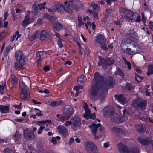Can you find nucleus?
Returning a JSON list of instances; mask_svg holds the SVG:
<instances>
[{
	"label": "nucleus",
	"instance_id": "69168bd1",
	"mask_svg": "<svg viewBox=\"0 0 153 153\" xmlns=\"http://www.w3.org/2000/svg\"><path fill=\"white\" fill-rule=\"evenodd\" d=\"M39 112H37L36 113L35 115L36 116L40 117L42 115V112L41 111H39Z\"/></svg>",
	"mask_w": 153,
	"mask_h": 153
},
{
	"label": "nucleus",
	"instance_id": "20e7f679",
	"mask_svg": "<svg viewBox=\"0 0 153 153\" xmlns=\"http://www.w3.org/2000/svg\"><path fill=\"white\" fill-rule=\"evenodd\" d=\"M73 1V0H67L64 3V7L61 4H59L60 7L57 8V10L59 12L65 10L68 13H72L71 7Z\"/></svg>",
	"mask_w": 153,
	"mask_h": 153
},
{
	"label": "nucleus",
	"instance_id": "f8f14e48",
	"mask_svg": "<svg viewBox=\"0 0 153 153\" xmlns=\"http://www.w3.org/2000/svg\"><path fill=\"white\" fill-rule=\"evenodd\" d=\"M21 84L20 89L22 90V92L20 94V97L21 99L25 100L27 97H28L30 96V92L29 91H25V90L22 87V84Z\"/></svg>",
	"mask_w": 153,
	"mask_h": 153
},
{
	"label": "nucleus",
	"instance_id": "603ef678",
	"mask_svg": "<svg viewBox=\"0 0 153 153\" xmlns=\"http://www.w3.org/2000/svg\"><path fill=\"white\" fill-rule=\"evenodd\" d=\"M4 153H13V151L9 148L4 149Z\"/></svg>",
	"mask_w": 153,
	"mask_h": 153
},
{
	"label": "nucleus",
	"instance_id": "dca6fc26",
	"mask_svg": "<svg viewBox=\"0 0 153 153\" xmlns=\"http://www.w3.org/2000/svg\"><path fill=\"white\" fill-rule=\"evenodd\" d=\"M103 114L106 117H117V116H116V114L114 113V112L108 111V108H105L103 109Z\"/></svg>",
	"mask_w": 153,
	"mask_h": 153
},
{
	"label": "nucleus",
	"instance_id": "4d7b16f0",
	"mask_svg": "<svg viewBox=\"0 0 153 153\" xmlns=\"http://www.w3.org/2000/svg\"><path fill=\"white\" fill-rule=\"evenodd\" d=\"M36 124L39 126L43 124H45L44 121H37L36 122Z\"/></svg>",
	"mask_w": 153,
	"mask_h": 153
},
{
	"label": "nucleus",
	"instance_id": "79ce46f5",
	"mask_svg": "<svg viewBox=\"0 0 153 153\" xmlns=\"http://www.w3.org/2000/svg\"><path fill=\"white\" fill-rule=\"evenodd\" d=\"M6 87V85H4L3 86H1L0 85V94L2 95L3 94V93L4 91V88H5Z\"/></svg>",
	"mask_w": 153,
	"mask_h": 153
},
{
	"label": "nucleus",
	"instance_id": "f704fd0d",
	"mask_svg": "<svg viewBox=\"0 0 153 153\" xmlns=\"http://www.w3.org/2000/svg\"><path fill=\"white\" fill-rule=\"evenodd\" d=\"M11 49V47L10 46H7L4 51L3 56L5 57L7 56L8 53L9 51Z\"/></svg>",
	"mask_w": 153,
	"mask_h": 153
},
{
	"label": "nucleus",
	"instance_id": "423d86ee",
	"mask_svg": "<svg viewBox=\"0 0 153 153\" xmlns=\"http://www.w3.org/2000/svg\"><path fill=\"white\" fill-rule=\"evenodd\" d=\"M147 103L146 101L141 100L140 98L134 100L132 105L134 107H138L142 110L144 109L146 107Z\"/></svg>",
	"mask_w": 153,
	"mask_h": 153
},
{
	"label": "nucleus",
	"instance_id": "3c124183",
	"mask_svg": "<svg viewBox=\"0 0 153 153\" xmlns=\"http://www.w3.org/2000/svg\"><path fill=\"white\" fill-rule=\"evenodd\" d=\"M46 4L45 2H44L43 3H41L38 4V6L40 10L44 9L45 8V5Z\"/></svg>",
	"mask_w": 153,
	"mask_h": 153
},
{
	"label": "nucleus",
	"instance_id": "58836bf2",
	"mask_svg": "<svg viewBox=\"0 0 153 153\" xmlns=\"http://www.w3.org/2000/svg\"><path fill=\"white\" fill-rule=\"evenodd\" d=\"M7 35V33L4 32H2L0 33V40H2Z\"/></svg>",
	"mask_w": 153,
	"mask_h": 153
},
{
	"label": "nucleus",
	"instance_id": "f03ea898",
	"mask_svg": "<svg viewBox=\"0 0 153 153\" xmlns=\"http://www.w3.org/2000/svg\"><path fill=\"white\" fill-rule=\"evenodd\" d=\"M80 124V119L78 116H74L71 119V121H67L65 123V126L68 127L71 125L72 128L75 130H76L77 127L79 126Z\"/></svg>",
	"mask_w": 153,
	"mask_h": 153
},
{
	"label": "nucleus",
	"instance_id": "49530a36",
	"mask_svg": "<svg viewBox=\"0 0 153 153\" xmlns=\"http://www.w3.org/2000/svg\"><path fill=\"white\" fill-rule=\"evenodd\" d=\"M78 25L80 26H82V25H84V23H83L82 21V19L81 17H78Z\"/></svg>",
	"mask_w": 153,
	"mask_h": 153
},
{
	"label": "nucleus",
	"instance_id": "7ed1b4c3",
	"mask_svg": "<svg viewBox=\"0 0 153 153\" xmlns=\"http://www.w3.org/2000/svg\"><path fill=\"white\" fill-rule=\"evenodd\" d=\"M95 42L100 45L101 48L104 50L107 49L106 45L105 44L106 41V39L105 36L102 34H99L95 36Z\"/></svg>",
	"mask_w": 153,
	"mask_h": 153
},
{
	"label": "nucleus",
	"instance_id": "f257e3e1",
	"mask_svg": "<svg viewBox=\"0 0 153 153\" xmlns=\"http://www.w3.org/2000/svg\"><path fill=\"white\" fill-rule=\"evenodd\" d=\"M102 77L100 74L96 72L94 75V78L92 82L91 86L89 90L90 94L92 99L95 101L99 96V90L102 87H109L110 82L108 81L102 80Z\"/></svg>",
	"mask_w": 153,
	"mask_h": 153
},
{
	"label": "nucleus",
	"instance_id": "13d9d810",
	"mask_svg": "<svg viewBox=\"0 0 153 153\" xmlns=\"http://www.w3.org/2000/svg\"><path fill=\"white\" fill-rule=\"evenodd\" d=\"M81 88V87L80 86H75L74 88V89L76 90V92H78L79 90Z\"/></svg>",
	"mask_w": 153,
	"mask_h": 153
},
{
	"label": "nucleus",
	"instance_id": "39448f33",
	"mask_svg": "<svg viewBox=\"0 0 153 153\" xmlns=\"http://www.w3.org/2000/svg\"><path fill=\"white\" fill-rule=\"evenodd\" d=\"M64 113L62 117L59 120L62 122L68 120L73 113L72 108L70 106H68L64 108Z\"/></svg>",
	"mask_w": 153,
	"mask_h": 153
},
{
	"label": "nucleus",
	"instance_id": "4be33fe9",
	"mask_svg": "<svg viewBox=\"0 0 153 153\" xmlns=\"http://www.w3.org/2000/svg\"><path fill=\"white\" fill-rule=\"evenodd\" d=\"M133 41L130 39H123L122 40V43L123 45H126L127 44H132L133 45L132 43H133Z\"/></svg>",
	"mask_w": 153,
	"mask_h": 153
},
{
	"label": "nucleus",
	"instance_id": "6e6552de",
	"mask_svg": "<svg viewBox=\"0 0 153 153\" xmlns=\"http://www.w3.org/2000/svg\"><path fill=\"white\" fill-rule=\"evenodd\" d=\"M119 11L120 13L124 14L123 16L126 19L129 20H133L132 18L130 17V16H133L134 13L132 11L127 10L124 8L119 9Z\"/></svg>",
	"mask_w": 153,
	"mask_h": 153
},
{
	"label": "nucleus",
	"instance_id": "338daca9",
	"mask_svg": "<svg viewBox=\"0 0 153 153\" xmlns=\"http://www.w3.org/2000/svg\"><path fill=\"white\" fill-rule=\"evenodd\" d=\"M73 40L74 41L76 42V43L77 42H77V36H76V34H75L74 35V36L73 38Z\"/></svg>",
	"mask_w": 153,
	"mask_h": 153
},
{
	"label": "nucleus",
	"instance_id": "c756f323",
	"mask_svg": "<svg viewBox=\"0 0 153 153\" xmlns=\"http://www.w3.org/2000/svg\"><path fill=\"white\" fill-rule=\"evenodd\" d=\"M152 91V88L150 86L148 85L145 88L146 94V96H149Z\"/></svg>",
	"mask_w": 153,
	"mask_h": 153
},
{
	"label": "nucleus",
	"instance_id": "393cba45",
	"mask_svg": "<svg viewBox=\"0 0 153 153\" xmlns=\"http://www.w3.org/2000/svg\"><path fill=\"white\" fill-rule=\"evenodd\" d=\"M39 35V33L38 31H35L33 34L29 37V39L31 40H33L36 38H37Z\"/></svg>",
	"mask_w": 153,
	"mask_h": 153
},
{
	"label": "nucleus",
	"instance_id": "6ab92c4d",
	"mask_svg": "<svg viewBox=\"0 0 153 153\" xmlns=\"http://www.w3.org/2000/svg\"><path fill=\"white\" fill-rule=\"evenodd\" d=\"M23 56L22 52L20 51H17L15 53V58L16 60L18 61H19L22 59Z\"/></svg>",
	"mask_w": 153,
	"mask_h": 153
},
{
	"label": "nucleus",
	"instance_id": "e2e57ef3",
	"mask_svg": "<svg viewBox=\"0 0 153 153\" xmlns=\"http://www.w3.org/2000/svg\"><path fill=\"white\" fill-rule=\"evenodd\" d=\"M15 34H16V36H17L16 40H17L18 39V38H20L21 36V34H19V32L18 31H16L15 32Z\"/></svg>",
	"mask_w": 153,
	"mask_h": 153
},
{
	"label": "nucleus",
	"instance_id": "4468645a",
	"mask_svg": "<svg viewBox=\"0 0 153 153\" xmlns=\"http://www.w3.org/2000/svg\"><path fill=\"white\" fill-rule=\"evenodd\" d=\"M136 49H131V48H127L124 50V52L127 54L130 55H134L137 54L139 51V48L137 46L135 47Z\"/></svg>",
	"mask_w": 153,
	"mask_h": 153
},
{
	"label": "nucleus",
	"instance_id": "052dcab7",
	"mask_svg": "<svg viewBox=\"0 0 153 153\" xmlns=\"http://www.w3.org/2000/svg\"><path fill=\"white\" fill-rule=\"evenodd\" d=\"M125 63H126L127 66L129 70H130L131 69V64H130V63L128 61H125Z\"/></svg>",
	"mask_w": 153,
	"mask_h": 153
},
{
	"label": "nucleus",
	"instance_id": "b1692460",
	"mask_svg": "<svg viewBox=\"0 0 153 153\" xmlns=\"http://www.w3.org/2000/svg\"><path fill=\"white\" fill-rule=\"evenodd\" d=\"M85 26L87 29H88V26L89 25L90 27H92V30H94L95 29L96 26L94 22L91 23L90 21H87V23H85Z\"/></svg>",
	"mask_w": 153,
	"mask_h": 153
},
{
	"label": "nucleus",
	"instance_id": "ea45409f",
	"mask_svg": "<svg viewBox=\"0 0 153 153\" xmlns=\"http://www.w3.org/2000/svg\"><path fill=\"white\" fill-rule=\"evenodd\" d=\"M141 16L142 17V21L144 25L146 26V18L144 16V14L143 13H141Z\"/></svg>",
	"mask_w": 153,
	"mask_h": 153
},
{
	"label": "nucleus",
	"instance_id": "8fccbe9b",
	"mask_svg": "<svg viewBox=\"0 0 153 153\" xmlns=\"http://www.w3.org/2000/svg\"><path fill=\"white\" fill-rule=\"evenodd\" d=\"M60 7V5L59 4H56L53 6L52 7V9H53V11H54L55 12L56 10H57V8L59 7Z\"/></svg>",
	"mask_w": 153,
	"mask_h": 153
},
{
	"label": "nucleus",
	"instance_id": "5fc2aeb1",
	"mask_svg": "<svg viewBox=\"0 0 153 153\" xmlns=\"http://www.w3.org/2000/svg\"><path fill=\"white\" fill-rule=\"evenodd\" d=\"M44 129V127L43 126H40L39 128V129L38 130V134H41L42 131Z\"/></svg>",
	"mask_w": 153,
	"mask_h": 153
},
{
	"label": "nucleus",
	"instance_id": "0e129e2a",
	"mask_svg": "<svg viewBox=\"0 0 153 153\" xmlns=\"http://www.w3.org/2000/svg\"><path fill=\"white\" fill-rule=\"evenodd\" d=\"M14 120L17 122H22L24 121V119H20V118H16L14 119Z\"/></svg>",
	"mask_w": 153,
	"mask_h": 153
},
{
	"label": "nucleus",
	"instance_id": "de8ad7c7",
	"mask_svg": "<svg viewBox=\"0 0 153 153\" xmlns=\"http://www.w3.org/2000/svg\"><path fill=\"white\" fill-rule=\"evenodd\" d=\"M117 74L121 76L122 78L123 77L124 74L122 72V71L120 69H118L117 71Z\"/></svg>",
	"mask_w": 153,
	"mask_h": 153
},
{
	"label": "nucleus",
	"instance_id": "c03bdc74",
	"mask_svg": "<svg viewBox=\"0 0 153 153\" xmlns=\"http://www.w3.org/2000/svg\"><path fill=\"white\" fill-rule=\"evenodd\" d=\"M11 82L12 84L15 85L17 84V79L14 76L12 78L11 80Z\"/></svg>",
	"mask_w": 153,
	"mask_h": 153
},
{
	"label": "nucleus",
	"instance_id": "412c9836",
	"mask_svg": "<svg viewBox=\"0 0 153 153\" xmlns=\"http://www.w3.org/2000/svg\"><path fill=\"white\" fill-rule=\"evenodd\" d=\"M9 107L7 106H0V111L1 113H7L9 111Z\"/></svg>",
	"mask_w": 153,
	"mask_h": 153
},
{
	"label": "nucleus",
	"instance_id": "72a5a7b5",
	"mask_svg": "<svg viewBox=\"0 0 153 153\" xmlns=\"http://www.w3.org/2000/svg\"><path fill=\"white\" fill-rule=\"evenodd\" d=\"M136 128L137 131L141 133H143L145 131V129L142 125L137 126Z\"/></svg>",
	"mask_w": 153,
	"mask_h": 153
},
{
	"label": "nucleus",
	"instance_id": "1a4fd4ad",
	"mask_svg": "<svg viewBox=\"0 0 153 153\" xmlns=\"http://www.w3.org/2000/svg\"><path fill=\"white\" fill-rule=\"evenodd\" d=\"M118 147L120 153H139L137 149H135L132 152H130L127 147L122 143H120L118 145Z\"/></svg>",
	"mask_w": 153,
	"mask_h": 153
},
{
	"label": "nucleus",
	"instance_id": "2eb2a0df",
	"mask_svg": "<svg viewBox=\"0 0 153 153\" xmlns=\"http://www.w3.org/2000/svg\"><path fill=\"white\" fill-rule=\"evenodd\" d=\"M94 122L91 125L89 126V128L91 130V132L94 136H96V133L98 130V128L100 126V124H96Z\"/></svg>",
	"mask_w": 153,
	"mask_h": 153
},
{
	"label": "nucleus",
	"instance_id": "e433bc0d",
	"mask_svg": "<svg viewBox=\"0 0 153 153\" xmlns=\"http://www.w3.org/2000/svg\"><path fill=\"white\" fill-rule=\"evenodd\" d=\"M87 117H84L85 119H88L91 118L92 119H94L96 117V115L94 113L90 114V112L88 113L87 114Z\"/></svg>",
	"mask_w": 153,
	"mask_h": 153
},
{
	"label": "nucleus",
	"instance_id": "bb28decb",
	"mask_svg": "<svg viewBox=\"0 0 153 153\" xmlns=\"http://www.w3.org/2000/svg\"><path fill=\"white\" fill-rule=\"evenodd\" d=\"M38 8L37 6L35 4H34L32 7V12L33 14V16H35L38 12Z\"/></svg>",
	"mask_w": 153,
	"mask_h": 153
},
{
	"label": "nucleus",
	"instance_id": "aec40b11",
	"mask_svg": "<svg viewBox=\"0 0 153 153\" xmlns=\"http://www.w3.org/2000/svg\"><path fill=\"white\" fill-rule=\"evenodd\" d=\"M44 54V52L42 51H38L36 52V57L38 58L37 59V60L36 62H37L38 64H39L41 62V57L42 56H43Z\"/></svg>",
	"mask_w": 153,
	"mask_h": 153
},
{
	"label": "nucleus",
	"instance_id": "bf43d9fd",
	"mask_svg": "<svg viewBox=\"0 0 153 153\" xmlns=\"http://www.w3.org/2000/svg\"><path fill=\"white\" fill-rule=\"evenodd\" d=\"M51 142L53 144H57V141L56 138L55 137H53L51 139Z\"/></svg>",
	"mask_w": 153,
	"mask_h": 153
},
{
	"label": "nucleus",
	"instance_id": "a19ab883",
	"mask_svg": "<svg viewBox=\"0 0 153 153\" xmlns=\"http://www.w3.org/2000/svg\"><path fill=\"white\" fill-rule=\"evenodd\" d=\"M22 84V85H21L22 86V88H23L25 90V91H29V89H28V88H27V86L26 85H25L22 82H20L19 83V87H20V85H21V84Z\"/></svg>",
	"mask_w": 153,
	"mask_h": 153
},
{
	"label": "nucleus",
	"instance_id": "7c9ffc66",
	"mask_svg": "<svg viewBox=\"0 0 153 153\" xmlns=\"http://www.w3.org/2000/svg\"><path fill=\"white\" fill-rule=\"evenodd\" d=\"M47 35V33L46 30H43L41 34L40 37V39L41 40H43Z\"/></svg>",
	"mask_w": 153,
	"mask_h": 153
},
{
	"label": "nucleus",
	"instance_id": "2f4dec72",
	"mask_svg": "<svg viewBox=\"0 0 153 153\" xmlns=\"http://www.w3.org/2000/svg\"><path fill=\"white\" fill-rule=\"evenodd\" d=\"M111 131L112 132L114 133H121L122 132V130L120 129L119 128L116 127H113L111 129Z\"/></svg>",
	"mask_w": 153,
	"mask_h": 153
},
{
	"label": "nucleus",
	"instance_id": "774afa93",
	"mask_svg": "<svg viewBox=\"0 0 153 153\" xmlns=\"http://www.w3.org/2000/svg\"><path fill=\"white\" fill-rule=\"evenodd\" d=\"M4 21L5 19L7 18V17L8 16V14L7 12H5L4 14Z\"/></svg>",
	"mask_w": 153,
	"mask_h": 153
},
{
	"label": "nucleus",
	"instance_id": "cd10ccee",
	"mask_svg": "<svg viewBox=\"0 0 153 153\" xmlns=\"http://www.w3.org/2000/svg\"><path fill=\"white\" fill-rule=\"evenodd\" d=\"M83 107L85 111V113L84 115V117H87V114L88 112H91V111L88 109V105L86 103H84L83 105Z\"/></svg>",
	"mask_w": 153,
	"mask_h": 153
},
{
	"label": "nucleus",
	"instance_id": "9d476101",
	"mask_svg": "<svg viewBox=\"0 0 153 153\" xmlns=\"http://www.w3.org/2000/svg\"><path fill=\"white\" fill-rule=\"evenodd\" d=\"M59 133L60 135H62L64 138H66L69 136L68 129L62 125L59 126L57 128Z\"/></svg>",
	"mask_w": 153,
	"mask_h": 153
},
{
	"label": "nucleus",
	"instance_id": "a211bd4d",
	"mask_svg": "<svg viewBox=\"0 0 153 153\" xmlns=\"http://www.w3.org/2000/svg\"><path fill=\"white\" fill-rule=\"evenodd\" d=\"M115 97L120 103L122 104L125 103V98L124 95L121 94L119 95H115Z\"/></svg>",
	"mask_w": 153,
	"mask_h": 153
},
{
	"label": "nucleus",
	"instance_id": "a18cd8bd",
	"mask_svg": "<svg viewBox=\"0 0 153 153\" xmlns=\"http://www.w3.org/2000/svg\"><path fill=\"white\" fill-rule=\"evenodd\" d=\"M143 78L142 76H140L136 74L135 79L138 82H140L141 80L143 79Z\"/></svg>",
	"mask_w": 153,
	"mask_h": 153
},
{
	"label": "nucleus",
	"instance_id": "473e14b6",
	"mask_svg": "<svg viewBox=\"0 0 153 153\" xmlns=\"http://www.w3.org/2000/svg\"><path fill=\"white\" fill-rule=\"evenodd\" d=\"M136 128L137 131L141 133H143L145 131V129L142 125L137 126Z\"/></svg>",
	"mask_w": 153,
	"mask_h": 153
},
{
	"label": "nucleus",
	"instance_id": "4c0bfd02",
	"mask_svg": "<svg viewBox=\"0 0 153 153\" xmlns=\"http://www.w3.org/2000/svg\"><path fill=\"white\" fill-rule=\"evenodd\" d=\"M99 58L100 61L98 63V65L99 66L101 65L103 67L105 64V60L104 59L100 58V56H99Z\"/></svg>",
	"mask_w": 153,
	"mask_h": 153
},
{
	"label": "nucleus",
	"instance_id": "c9c22d12",
	"mask_svg": "<svg viewBox=\"0 0 153 153\" xmlns=\"http://www.w3.org/2000/svg\"><path fill=\"white\" fill-rule=\"evenodd\" d=\"M21 137L22 135L19 134V133L16 131L13 138L16 141H17Z\"/></svg>",
	"mask_w": 153,
	"mask_h": 153
},
{
	"label": "nucleus",
	"instance_id": "c85d7f7f",
	"mask_svg": "<svg viewBox=\"0 0 153 153\" xmlns=\"http://www.w3.org/2000/svg\"><path fill=\"white\" fill-rule=\"evenodd\" d=\"M148 71L147 72V75H149L153 74V65H149L147 66Z\"/></svg>",
	"mask_w": 153,
	"mask_h": 153
},
{
	"label": "nucleus",
	"instance_id": "0eeeda50",
	"mask_svg": "<svg viewBox=\"0 0 153 153\" xmlns=\"http://www.w3.org/2000/svg\"><path fill=\"white\" fill-rule=\"evenodd\" d=\"M84 147L85 150L88 152H94L97 151L96 146L91 142L85 143Z\"/></svg>",
	"mask_w": 153,
	"mask_h": 153
},
{
	"label": "nucleus",
	"instance_id": "ddd939ff",
	"mask_svg": "<svg viewBox=\"0 0 153 153\" xmlns=\"http://www.w3.org/2000/svg\"><path fill=\"white\" fill-rule=\"evenodd\" d=\"M34 20V18H30L29 15H27L25 17L22 25L24 27H26L28 24L33 21Z\"/></svg>",
	"mask_w": 153,
	"mask_h": 153
},
{
	"label": "nucleus",
	"instance_id": "09e8293b",
	"mask_svg": "<svg viewBox=\"0 0 153 153\" xmlns=\"http://www.w3.org/2000/svg\"><path fill=\"white\" fill-rule=\"evenodd\" d=\"M62 41L61 39H59L57 41V43L59 48H61L63 47V45L62 42Z\"/></svg>",
	"mask_w": 153,
	"mask_h": 153
},
{
	"label": "nucleus",
	"instance_id": "37998d69",
	"mask_svg": "<svg viewBox=\"0 0 153 153\" xmlns=\"http://www.w3.org/2000/svg\"><path fill=\"white\" fill-rule=\"evenodd\" d=\"M43 20L42 19H38L37 22L34 24V26L41 25L42 23Z\"/></svg>",
	"mask_w": 153,
	"mask_h": 153
},
{
	"label": "nucleus",
	"instance_id": "680f3d73",
	"mask_svg": "<svg viewBox=\"0 0 153 153\" xmlns=\"http://www.w3.org/2000/svg\"><path fill=\"white\" fill-rule=\"evenodd\" d=\"M93 8L94 10H97L98 9V6L97 5L95 4H93L92 5Z\"/></svg>",
	"mask_w": 153,
	"mask_h": 153
},
{
	"label": "nucleus",
	"instance_id": "f3484780",
	"mask_svg": "<svg viewBox=\"0 0 153 153\" xmlns=\"http://www.w3.org/2000/svg\"><path fill=\"white\" fill-rule=\"evenodd\" d=\"M138 140L142 144L146 145L151 144L153 146V140H149L147 139H144L143 137H140L138 139Z\"/></svg>",
	"mask_w": 153,
	"mask_h": 153
},
{
	"label": "nucleus",
	"instance_id": "9b49d317",
	"mask_svg": "<svg viewBox=\"0 0 153 153\" xmlns=\"http://www.w3.org/2000/svg\"><path fill=\"white\" fill-rule=\"evenodd\" d=\"M23 134L24 137L26 140L33 138L35 137V135L33 131L28 129H26L24 131Z\"/></svg>",
	"mask_w": 153,
	"mask_h": 153
},
{
	"label": "nucleus",
	"instance_id": "5701e85b",
	"mask_svg": "<svg viewBox=\"0 0 153 153\" xmlns=\"http://www.w3.org/2000/svg\"><path fill=\"white\" fill-rule=\"evenodd\" d=\"M53 27L56 30H59L63 28V26L58 23H55L53 25Z\"/></svg>",
	"mask_w": 153,
	"mask_h": 153
},
{
	"label": "nucleus",
	"instance_id": "6e6d98bb",
	"mask_svg": "<svg viewBox=\"0 0 153 153\" xmlns=\"http://www.w3.org/2000/svg\"><path fill=\"white\" fill-rule=\"evenodd\" d=\"M149 28L152 31H153V22H149Z\"/></svg>",
	"mask_w": 153,
	"mask_h": 153
},
{
	"label": "nucleus",
	"instance_id": "864d4df0",
	"mask_svg": "<svg viewBox=\"0 0 153 153\" xmlns=\"http://www.w3.org/2000/svg\"><path fill=\"white\" fill-rule=\"evenodd\" d=\"M77 45L78 46V47L79 48V52L81 54H83V49H82L81 48V45L80 43L79 42H77Z\"/></svg>",
	"mask_w": 153,
	"mask_h": 153
},
{
	"label": "nucleus",
	"instance_id": "a878e982",
	"mask_svg": "<svg viewBox=\"0 0 153 153\" xmlns=\"http://www.w3.org/2000/svg\"><path fill=\"white\" fill-rule=\"evenodd\" d=\"M86 79L83 75H81L78 79V82L79 84H83L85 82Z\"/></svg>",
	"mask_w": 153,
	"mask_h": 153
}]
</instances>
